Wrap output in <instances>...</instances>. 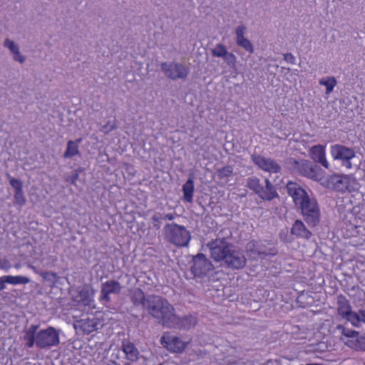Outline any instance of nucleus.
<instances>
[{
  "label": "nucleus",
  "mask_w": 365,
  "mask_h": 365,
  "mask_svg": "<svg viewBox=\"0 0 365 365\" xmlns=\"http://www.w3.org/2000/svg\"><path fill=\"white\" fill-rule=\"evenodd\" d=\"M39 324H31L23 331V341L26 348L36 346L41 349H48L60 344V330L53 327L40 329Z\"/></svg>",
  "instance_id": "obj_1"
},
{
  "label": "nucleus",
  "mask_w": 365,
  "mask_h": 365,
  "mask_svg": "<svg viewBox=\"0 0 365 365\" xmlns=\"http://www.w3.org/2000/svg\"><path fill=\"white\" fill-rule=\"evenodd\" d=\"M146 312L159 324L171 329L175 320V309L167 299L155 294H149L145 302Z\"/></svg>",
  "instance_id": "obj_2"
},
{
  "label": "nucleus",
  "mask_w": 365,
  "mask_h": 365,
  "mask_svg": "<svg viewBox=\"0 0 365 365\" xmlns=\"http://www.w3.org/2000/svg\"><path fill=\"white\" fill-rule=\"evenodd\" d=\"M163 233L165 240L177 247H187L191 239L190 232L185 227L175 222L167 223Z\"/></svg>",
  "instance_id": "obj_3"
},
{
  "label": "nucleus",
  "mask_w": 365,
  "mask_h": 365,
  "mask_svg": "<svg viewBox=\"0 0 365 365\" xmlns=\"http://www.w3.org/2000/svg\"><path fill=\"white\" fill-rule=\"evenodd\" d=\"M287 164L294 171L304 177L315 181H319L322 179L323 172L322 169L307 160H296L291 158L287 159Z\"/></svg>",
  "instance_id": "obj_4"
},
{
  "label": "nucleus",
  "mask_w": 365,
  "mask_h": 365,
  "mask_svg": "<svg viewBox=\"0 0 365 365\" xmlns=\"http://www.w3.org/2000/svg\"><path fill=\"white\" fill-rule=\"evenodd\" d=\"M247 187L264 200L270 201L279 196L274 186L268 179H265V186H263L258 178L250 177L247 179Z\"/></svg>",
  "instance_id": "obj_5"
},
{
  "label": "nucleus",
  "mask_w": 365,
  "mask_h": 365,
  "mask_svg": "<svg viewBox=\"0 0 365 365\" xmlns=\"http://www.w3.org/2000/svg\"><path fill=\"white\" fill-rule=\"evenodd\" d=\"M213 269V264L207 257L202 253H199L192 257L189 271L191 278L202 279Z\"/></svg>",
  "instance_id": "obj_6"
},
{
  "label": "nucleus",
  "mask_w": 365,
  "mask_h": 365,
  "mask_svg": "<svg viewBox=\"0 0 365 365\" xmlns=\"http://www.w3.org/2000/svg\"><path fill=\"white\" fill-rule=\"evenodd\" d=\"M299 207L304 221L309 227H315L319 223L320 209L315 198L307 199Z\"/></svg>",
  "instance_id": "obj_7"
},
{
  "label": "nucleus",
  "mask_w": 365,
  "mask_h": 365,
  "mask_svg": "<svg viewBox=\"0 0 365 365\" xmlns=\"http://www.w3.org/2000/svg\"><path fill=\"white\" fill-rule=\"evenodd\" d=\"M330 154L334 160L340 163L341 167L348 170L352 168L351 160L356 157L354 149L341 144H334L330 148Z\"/></svg>",
  "instance_id": "obj_8"
},
{
  "label": "nucleus",
  "mask_w": 365,
  "mask_h": 365,
  "mask_svg": "<svg viewBox=\"0 0 365 365\" xmlns=\"http://www.w3.org/2000/svg\"><path fill=\"white\" fill-rule=\"evenodd\" d=\"M160 68L165 76L170 80H185L189 75V68L183 63L171 61L163 62Z\"/></svg>",
  "instance_id": "obj_9"
},
{
  "label": "nucleus",
  "mask_w": 365,
  "mask_h": 365,
  "mask_svg": "<svg viewBox=\"0 0 365 365\" xmlns=\"http://www.w3.org/2000/svg\"><path fill=\"white\" fill-rule=\"evenodd\" d=\"M245 249L249 257L254 259L274 256L278 252L275 247L267 248L261 241L255 240L247 242Z\"/></svg>",
  "instance_id": "obj_10"
},
{
  "label": "nucleus",
  "mask_w": 365,
  "mask_h": 365,
  "mask_svg": "<svg viewBox=\"0 0 365 365\" xmlns=\"http://www.w3.org/2000/svg\"><path fill=\"white\" fill-rule=\"evenodd\" d=\"M123 287L114 279L108 280L101 284L99 301L106 306L111 302L110 294L119 295Z\"/></svg>",
  "instance_id": "obj_11"
},
{
  "label": "nucleus",
  "mask_w": 365,
  "mask_h": 365,
  "mask_svg": "<svg viewBox=\"0 0 365 365\" xmlns=\"http://www.w3.org/2000/svg\"><path fill=\"white\" fill-rule=\"evenodd\" d=\"M232 243H218L215 242H209L207 247L209 248L210 257L215 262H224L226 256L229 254L233 247Z\"/></svg>",
  "instance_id": "obj_12"
},
{
  "label": "nucleus",
  "mask_w": 365,
  "mask_h": 365,
  "mask_svg": "<svg viewBox=\"0 0 365 365\" xmlns=\"http://www.w3.org/2000/svg\"><path fill=\"white\" fill-rule=\"evenodd\" d=\"M246 262L243 252L233 246L223 263L227 267L239 269L245 267Z\"/></svg>",
  "instance_id": "obj_13"
},
{
  "label": "nucleus",
  "mask_w": 365,
  "mask_h": 365,
  "mask_svg": "<svg viewBox=\"0 0 365 365\" xmlns=\"http://www.w3.org/2000/svg\"><path fill=\"white\" fill-rule=\"evenodd\" d=\"M251 158L252 162L264 171L270 173H277L281 171V166L274 159L255 154L252 155Z\"/></svg>",
  "instance_id": "obj_14"
},
{
  "label": "nucleus",
  "mask_w": 365,
  "mask_h": 365,
  "mask_svg": "<svg viewBox=\"0 0 365 365\" xmlns=\"http://www.w3.org/2000/svg\"><path fill=\"white\" fill-rule=\"evenodd\" d=\"M324 185L329 189L344 192L349 190V178L347 175H331L327 178Z\"/></svg>",
  "instance_id": "obj_15"
},
{
  "label": "nucleus",
  "mask_w": 365,
  "mask_h": 365,
  "mask_svg": "<svg viewBox=\"0 0 365 365\" xmlns=\"http://www.w3.org/2000/svg\"><path fill=\"white\" fill-rule=\"evenodd\" d=\"M286 188L287 193L290 195L296 206L299 207L310 197L307 192L298 183L289 182Z\"/></svg>",
  "instance_id": "obj_16"
},
{
  "label": "nucleus",
  "mask_w": 365,
  "mask_h": 365,
  "mask_svg": "<svg viewBox=\"0 0 365 365\" xmlns=\"http://www.w3.org/2000/svg\"><path fill=\"white\" fill-rule=\"evenodd\" d=\"M161 344L172 352H180L186 347V344L178 336L164 333L160 338Z\"/></svg>",
  "instance_id": "obj_17"
},
{
  "label": "nucleus",
  "mask_w": 365,
  "mask_h": 365,
  "mask_svg": "<svg viewBox=\"0 0 365 365\" xmlns=\"http://www.w3.org/2000/svg\"><path fill=\"white\" fill-rule=\"evenodd\" d=\"M336 306L338 314L341 318L351 322L352 315L355 312L352 311L349 302L344 295L340 294L337 297Z\"/></svg>",
  "instance_id": "obj_18"
},
{
  "label": "nucleus",
  "mask_w": 365,
  "mask_h": 365,
  "mask_svg": "<svg viewBox=\"0 0 365 365\" xmlns=\"http://www.w3.org/2000/svg\"><path fill=\"white\" fill-rule=\"evenodd\" d=\"M120 349L124 353L126 360L130 362L137 361L141 356L138 349L129 339L122 341Z\"/></svg>",
  "instance_id": "obj_19"
},
{
  "label": "nucleus",
  "mask_w": 365,
  "mask_h": 365,
  "mask_svg": "<svg viewBox=\"0 0 365 365\" xmlns=\"http://www.w3.org/2000/svg\"><path fill=\"white\" fill-rule=\"evenodd\" d=\"M310 158L327 169L329 168V163L326 158L325 146L318 144L310 148L309 150Z\"/></svg>",
  "instance_id": "obj_20"
},
{
  "label": "nucleus",
  "mask_w": 365,
  "mask_h": 365,
  "mask_svg": "<svg viewBox=\"0 0 365 365\" xmlns=\"http://www.w3.org/2000/svg\"><path fill=\"white\" fill-rule=\"evenodd\" d=\"M246 30L247 27L243 24L236 28V43L247 52L252 53L254 52L253 45L249 39L245 37Z\"/></svg>",
  "instance_id": "obj_21"
},
{
  "label": "nucleus",
  "mask_w": 365,
  "mask_h": 365,
  "mask_svg": "<svg viewBox=\"0 0 365 365\" xmlns=\"http://www.w3.org/2000/svg\"><path fill=\"white\" fill-rule=\"evenodd\" d=\"M31 282V279L26 276L21 275H4L0 277V291L6 289V284L12 285L27 284Z\"/></svg>",
  "instance_id": "obj_22"
},
{
  "label": "nucleus",
  "mask_w": 365,
  "mask_h": 365,
  "mask_svg": "<svg viewBox=\"0 0 365 365\" xmlns=\"http://www.w3.org/2000/svg\"><path fill=\"white\" fill-rule=\"evenodd\" d=\"M99 321L96 318L82 319L76 321L75 328L80 329L83 334H89L98 329Z\"/></svg>",
  "instance_id": "obj_23"
},
{
  "label": "nucleus",
  "mask_w": 365,
  "mask_h": 365,
  "mask_svg": "<svg viewBox=\"0 0 365 365\" xmlns=\"http://www.w3.org/2000/svg\"><path fill=\"white\" fill-rule=\"evenodd\" d=\"M197 324V319L193 315H187L180 317L175 313V320L171 329H189L195 326Z\"/></svg>",
  "instance_id": "obj_24"
},
{
  "label": "nucleus",
  "mask_w": 365,
  "mask_h": 365,
  "mask_svg": "<svg viewBox=\"0 0 365 365\" xmlns=\"http://www.w3.org/2000/svg\"><path fill=\"white\" fill-rule=\"evenodd\" d=\"M4 46L10 51L14 61L21 64L26 61V56L21 53L19 46L14 41L6 38L4 41Z\"/></svg>",
  "instance_id": "obj_25"
},
{
  "label": "nucleus",
  "mask_w": 365,
  "mask_h": 365,
  "mask_svg": "<svg viewBox=\"0 0 365 365\" xmlns=\"http://www.w3.org/2000/svg\"><path fill=\"white\" fill-rule=\"evenodd\" d=\"M291 233L298 238H304L307 240H309L312 235V232L306 227L304 222L300 220H297L294 222L291 228Z\"/></svg>",
  "instance_id": "obj_26"
},
{
  "label": "nucleus",
  "mask_w": 365,
  "mask_h": 365,
  "mask_svg": "<svg viewBox=\"0 0 365 365\" xmlns=\"http://www.w3.org/2000/svg\"><path fill=\"white\" fill-rule=\"evenodd\" d=\"M130 299L133 304L135 307L141 305L146 310L145 302L148 299V295L145 296L144 292L140 288H135L130 292Z\"/></svg>",
  "instance_id": "obj_27"
},
{
  "label": "nucleus",
  "mask_w": 365,
  "mask_h": 365,
  "mask_svg": "<svg viewBox=\"0 0 365 365\" xmlns=\"http://www.w3.org/2000/svg\"><path fill=\"white\" fill-rule=\"evenodd\" d=\"M78 302L88 307H94L93 295L94 292L86 287H83L78 290Z\"/></svg>",
  "instance_id": "obj_28"
},
{
  "label": "nucleus",
  "mask_w": 365,
  "mask_h": 365,
  "mask_svg": "<svg viewBox=\"0 0 365 365\" xmlns=\"http://www.w3.org/2000/svg\"><path fill=\"white\" fill-rule=\"evenodd\" d=\"M183 200L187 202H192L194 192V181L192 178L187 179L186 182L182 185Z\"/></svg>",
  "instance_id": "obj_29"
},
{
  "label": "nucleus",
  "mask_w": 365,
  "mask_h": 365,
  "mask_svg": "<svg viewBox=\"0 0 365 365\" xmlns=\"http://www.w3.org/2000/svg\"><path fill=\"white\" fill-rule=\"evenodd\" d=\"M232 237V232L229 227H224L221 229L217 233L215 239L212 240L210 242H215L218 243H232L230 240Z\"/></svg>",
  "instance_id": "obj_30"
},
{
  "label": "nucleus",
  "mask_w": 365,
  "mask_h": 365,
  "mask_svg": "<svg viewBox=\"0 0 365 365\" xmlns=\"http://www.w3.org/2000/svg\"><path fill=\"white\" fill-rule=\"evenodd\" d=\"M345 344L358 351H365V335L356 337L355 339H348Z\"/></svg>",
  "instance_id": "obj_31"
},
{
  "label": "nucleus",
  "mask_w": 365,
  "mask_h": 365,
  "mask_svg": "<svg viewBox=\"0 0 365 365\" xmlns=\"http://www.w3.org/2000/svg\"><path fill=\"white\" fill-rule=\"evenodd\" d=\"M351 324L355 327H361L365 324V309H360L352 315Z\"/></svg>",
  "instance_id": "obj_32"
},
{
  "label": "nucleus",
  "mask_w": 365,
  "mask_h": 365,
  "mask_svg": "<svg viewBox=\"0 0 365 365\" xmlns=\"http://www.w3.org/2000/svg\"><path fill=\"white\" fill-rule=\"evenodd\" d=\"M79 153L78 146L73 140H68L63 157L65 158H71Z\"/></svg>",
  "instance_id": "obj_33"
},
{
  "label": "nucleus",
  "mask_w": 365,
  "mask_h": 365,
  "mask_svg": "<svg viewBox=\"0 0 365 365\" xmlns=\"http://www.w3.org/2000/svg\"><path fill=\"white\" fill-rule=\"evenodd\" d=\"M320 85L326 86V93L329 94L333 91L334 86L337 82L334 77H327L326 78L320 79L319 81Z\"/></svg>",
  "instance_id": "obj_34"
},
{
  "label": "nucleus",
  "mask_w": 365,
  "mask_h": 365,
  "mask_svg": "<svg viewBox=\"0 0 365 365\" xmlns=\"http://www.w3.org/2000/svg\"><path fill=\"white\" fill-rule=\"evenodd\" d=\"M336 329L339 330L344 337L350 338V339H355L356 338V336L359 334L358 331L347 329L342 325H338Z\"/></svg>",
  "instance_id": "obj_35"
},
{
  "label": "nucleus",
  "mask_w": 365,
  "mask_h": 365,
  "mask_svg": "<svg viewBox=\"0 0 365 365\" xmlns=\"http://www.w3.org/2000/svg\"><path fill=\"white\" fill-rule=\"evenodd\" d=\"M227 51V49L226 46L221 43H217L213 48L211 49L212 56L219 58H222Z\"/></svg>",
  "instance_id": "obj_36"
},
{
  "label": "nucleus",
  "mask_w": 365,
  "mask_h": 365,
  "mask_svg": "<svg viewBox=\"0 0 365 365\" xmlns=\"http://www.w3.org/2000/svg\"><path fill=\"white\" fill-rule=\"evenodd\" d=\"M233 169L232 166L227 165L217 170L216 173L220 179L229 178L232 175Z\"/></svg>",
  "instance_id": "obj_37"
},
{
  "label": "nucleus",
  "mask_w": 365,
  "mask_h": 365,
  "mask_svg": "<svg viewBox=\"0 0 365 365\" xmlns=\"http://www.w3.org/2000/svg\"><path fill=\"white\" fill-rule=\"evenodd\" d=\"M230 68H235L237 63V57L232 53L227 51L222 58Z\"/></svg>",
  "instance_id": "obj_38"
},
{
  "label": "nucleus",
  "mask_w": 365,
  "mask_h": 365,
  "mask_svg": "<svg viewBox=\"0 0 365 365\" xmlns=\"http://www.w3.org/2000/svg\"><path fill=\"white\" fill-rule=\"evenodd\" d=\"M117 128V122L116 120L108 121L106 124L102 125L100 128V132L103 133L105 135L108 134L111 131L115 130Z\"/></svg>",
  "instance_id": "obj_39"
},
{
  "label": "nucleus",
  "mask_w": 365,
  "mask_h": 365,
  "mask_svg": "<svg viewBox=\"0 0 365 365\" xmlns=\"http://www.w3.org/2000/svg\"><path fill=\"white\" fill-rule=\"evenodd\" d=\"M14 202L21 207L26 204V200L23 190L14 192Z\"/></svg>",
  "instance_id": "obj_40"
},
{
  "label": "nucleus",
  "mask_w": 365,
  "mask_h": 365,
  "mask_svg": "<svg viewBox=\"0 0 365 365\" xmlns=\"http://www.w3.org/2000/svg\"><path fill=\"white\" fill-rule=\"evenodd\" d=\"M6 175L9 179L11 186L14 189V192L23 190V182L21 180L11 178L9 174Z\"/></svg>",
  "instance_id": "obj_41"
},
{
  "label": "nucleus",
  "mask_w": 365,
  "mask_h": 365,
  "mask_svg": "<svg viewBox=\"0 0 365 365\" xmlns=\"http://www.w3.org/2000/svg\"><path fill=\"white\" fill-rule=\"evenodd\" d=\"M41 277L43 278L46 281H49L52 282H56L59 279V277L56 272H45L41 273Z\"/></svg>",
  "instance_id": "obj_42"
},
{
  "label": "nucleus",
  "mask_w": 365,
  "mask_h": 365,
  "mask_svg": "<svg viewBox=\"0 0 365 365\" xmlns=\"http://www.w3.org/2000/svg\"><path fill=\"white\" fill-rule=\"evenodd\" d=\"M153 222V227L155 230H159L160 228V221L163 220L162 214L160 212H155L151 217Z\"/></svg>",
  "instance_id": "obj_43"
},
{
  "label": "nucleus",
  "mask_w": 365,
  "mask_h": 365,
  "mask_svg": "<svg viewBox=\"0 0 365 365\" xmlns=\"http://www.w3.org/2000/svg\"><path fill=\"white\" fill-rule=\"evenodd\" d=\"M284 60L289 63L295 64L296 58L292 53H287L283 55Z\"/></svg>",
  "instance_id": "obj_44"
},
{
  "label": "nucleus",
  "mask_w": 365,
  "mask_h": 365,
  "mask_svg": "<svg viewBox=\"0 0 365 365\" xmlns=\"http://www.w3.org/2000/svg\"><path fill=\"white\" fill-rule=\"evenodd\" d=\"M177 216V214L175 212L173 213H167V214H162V218L163 220H173L175 217Z\"/></svg>",
  "instance_id": "obj_45"
},
{
  "label": "nucleus",
  "mask_w": 365,
  "mask_h": 365,
  "mask_svg": "<svg viewBox=\"0 0 365 365\" xmlns=\"http://www.w3.org/2000/svg\"><path fill=\"white\" fill-rule=\"evenodd\" d=\"M82 141V139L81 138H78L76 139L75 141H73L74 143H76V145L78 146L79 143H81Z\"/></svg>",
  "instance_id": "obj_46"
},
{
  "label": "nucleus",
  "mask_w": 365,
  "mask_h": 365,
  "mask_svg": "<svg viewBox=\"0 0 365 365\" xmlns=\"http://www.w3.org/2000/svg\"><path fill=\"white\" fill-rule=\"evenodd\" d=\"M108 365H120L118 364V363L115 362V361H112L110 364H109Z\"/></svg>",
  "instance_id": "obj_47"
},
{
  "label": "nucleus",
  "mask_w": 365,
  "mask_h": 365,
  "mask_svg": "<svg viewBox=\"0 0 365 365\" xmlns=\"http://www.w3.org/2000/svg\"><path fill=\"white\" fill-rule=\"evenodd\" d=\"M305 365H322V364H307Z\"/></svg>",
  "instance_id": "obj_48"
},
{
  "label": "nucleus",
  "mask_w": 365,
  "mask_h": 365,
  "mask_svg": "<svg viewBox=\"0 0 365 365\" xmlns=\"http://www.w3.org/2000/svg\"><path fill=\"white\" fill-rule=\"evenodd\" d=\"M123 365H130V364L129 362H126Z\"/></svg>",
  "instance_id": "obj_49"
}]
</instances>
